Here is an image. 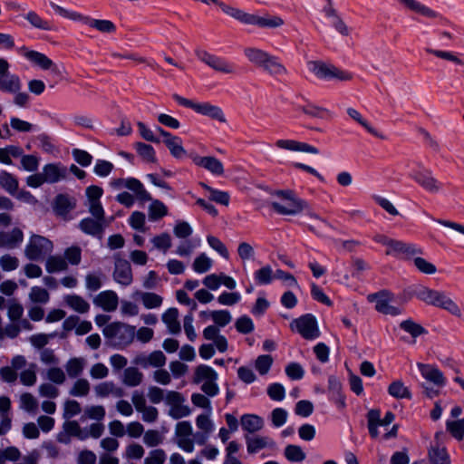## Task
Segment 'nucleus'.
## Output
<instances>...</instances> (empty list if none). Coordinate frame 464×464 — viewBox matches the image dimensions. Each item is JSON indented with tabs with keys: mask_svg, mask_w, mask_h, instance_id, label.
<instances>
[{
	"mask_svg": "<svg viewBox=\"0 0 464 464\" xmlns=\"http://www.w3.org/2000/svg\"><path fill=\"white\" fill-rule=\"evenodd\" d=\"M217 5L220 7L224 14L243 24L256 25L259 28L274 29L281 27L285 24L284 20L277 15H271L266 14L263 16H260L255 14L246 13L242 9L234 7L219 1Z\"/></svg>",
	"mask_w": 464,
	"mask_h": 464,
	"instance_id": "f257e3e1",
	"label": "nucleus"
},
{
	"mask_svg": "<svg viewBox=\"0 0 464 464\" xmlns=\"http://www.w3.org/2000/svg\"><path fill=\"white\" fill-rule=\"evenodd\" d=\"M53 250V243L49 238L38 234H32L24 253L28 260L39 261L50 255Z\"/></svg>",
	"mask_w": 464,
	"mask_h": 464,
	"instance_id": "f03ea898",
	"label": "nucleus"
},
{
	"mask_svg": "<svg viewBox=\"0 0 464 464\" xmlns=\"http://www.w3.org/2000/svg\"><path fill=\"white\" fill-rule=\"evenodd\" d=\"M218 373L210 366L200 364L195 368L192 381L194 383H202L201 391L208 396L214 397L219 392L217 384Z\"/></svg>",
	"mask_w": 464,
	"mask_h": 464,
	"instance_id": "7ed1b4c3",
	"label": "nucleus"
},
{
	"mask_svg": "<svg viewBox=\"0 0 464 464\" xmlns=\"http://www.w3.org/2000/svg\"><path fill=\"white\" fill-rule=\"evenodd\" d=\"M103 334L114 344L126 346L135 337V327L121 322H114L103 328Z\"/></svg>",
	"mask_w": 464,
	"mask_h": 464,
	"instance_id": "20e7f679",
	"label": "nucleus"
},
{
	"mask_svg": "<svg viewBox=\"0 0 464 464\" xmlns=\"http://www.w3.org/2000/svg\"><path fill=\"white\" fill-rule=\"evenodd\" d=\"M308 70L317 79L323 81L343 82L346 80V72L332 63L323 61H310L307 63Z\"/></svg>",
	"mask_w": 464,
	"mask_h": 464,
	"instance_id": "39448f33",
	"label": "nucleus"
},
{
	"mask_svg": "<svg viewBox=\"0 0 464 464\" xmlns=\"http://www.w3.org/2000/svg\"><path fill=\"white\" fill-rule=\"evenodd\" d=\"M10 64L0 58V92L13 93L22 90V81L17 74L11 73Z\"/></svg>",
	"mask_w": 464,
	"mask_h": 464,
	"instance_id": "423d86ee",
	"label": "nucleus"
},
{
	"mask_svg": "<svg viewBox=\"0 0 464 464\" xmlns=\"http://www.w3.org/2000/svg\"><path fill=\"white\" fill-rule=\"evenodd\" d=\"M185 397L179 392L167 391L165 403L169 407V415L179 420L190 415V408L185 404Z\"/></svg>",
	"mask_w": 464,
	"mask_h": 464,
	"instance_id": "0eeeda50",
	"label": "nucleus"
},
{
	"mask_svg": "<svg viewBox=\"0 0 464 464\" xmlns=\"http://www.w3.org/2000/svg\"><path fill=\"white\" fill-rule=\"evenodd\" d=\"M277 201L271 203L272 208L281 215H295L304 208V203L291 196L290 193L280 191Z\"/></svg>",
	"mask_w": 464,
	"mask_h": 464,
	"instance_id": "6e6552de",
	"label": "nucleus"
},
{
	"mask_svg": "<svg viewBox=\"0 0 464 464\" xmlns=\"http://www.w3.org/2000/svg\"><path fill=\"white\" fill-rule=\"evenodd\" d=\"M371 303H374V307L377 312L391 316H398L401 314L399 307L391 304L392 295L385 290L380 291L375 294H371L367 296Z\"/></svg>",
	"mask_w": 464,
	"mask_h": 464,
	"instance_id": "1a4fd4ad",
	"label": "nucleus"
},
{
	"mask_svg": "<svg viewBox=\"0 0 464 464\" xmlns=\"http://www.w3.org/2000/svg\"><path fill=\"white\" fill-rule=\"evenodd\" d=\"M292 329H295L304 339L314 340L319 337L320 331L316 319L314 315L307 314L291 323Z\"/></svg>",
	"mask_w": 464,
	"mask_h": 464,
	"instance_id": "9d476101",
	"label": "nucleus"
},
{
	"mask_svg": "<svg viewBox=\"0 0 464 464\" xmlns=\"http://www.w3.org/2000/svg\"><path fill=\"white\" fill-rule=\"evenodd\" d=\"M111 186L115 188H126L131 190L137 200L144 203L151 199L150 194L146 190L143 184L137 179H117L111 181Z\"/></svg>",
	"mask_w": 464,
	"mask_h": 464,
	"instance_id": "9b49d317",
	"label": "nucleus"
},
{
	"mask_svg": "<svg viewBox=\"0 0 464 464\" xmlns=\"http://www.w3.org/2000/svg\"><path fill=\"white\" fill-rule=\"evenodd\" d=\"M385 246L388 247L386 255H402L406 259H413L415 256L422 254L421 248L402 241L387 240Z\"/></svg>",
	"mask_w": 464,
	"mask_h": 464,
	"instance_id": "f8f14e48",
	"label": "nucleus"
},
{
	"mask_svg": "<svg viewBox=\"0 0 464 464\" xmlns=\"http://www.w3.org/2000/svg\"><path fill=\"white\" fill-rule=\"evenodd\" d=\"M20 53L29 62L42 70H51L53 73L59 72L57 65L44 53L34 50H28L25 47L21 48Z\"/></svg>",
	"mask_w": 464,
	"mask_h": 464,
	"instance_id": "ddd939ff",
	"label": "nucleus"
},
{
	"mask_svg": "<svg viewBox=\"0 0 464 464\" xmlns=\"http://www.w3.org/2000/svg\"><path fill=\"white\" fill-rule=\"evenodd\" d=\"M167 357L163 352L157 350L150 353H140L133 359V363L142 368H161L166 364Z\"/></svg>",
	"mask_w": 464,
	"mask_h": 464,
	"instance_id": "4468645a",
	"label": "nucleus"
},
{
	"mask_svg": "<svg viewBox=\"0 0 464 464\" xmlns=\"http://www.w3.org/2000/svg\"><path fill=\"white\" fill-rule=\"evenodd\" d=\"M198 57L201 62L217 72L227 74L235 72V67L230 63L206 51L198 53Z\"/></svg>",
	"mask_w": 464,
	"mask_h": 464,
	"instance_id": "2eb2a0df",
	"label": "nucleus"
},
{
	"mask_svg": "<svg viewBox=\"0 0 464 464\" xmlns=\"http://www.w3.org/2000/svg\"><path fill=\"white\" fill-rule=\"evenodd\" d=\"M414 180L426 191L437 194L440 191L441 183L432 175L430 170H420L413 176Z\"/></svg>",
	"mask_w": 464,
	"mask_h": 464,
	"instance_id": "dca6fc26",
	"label": "nucleus"
},
{
	"mask_svg": "<svg viewBox=\"0 0 464 464\" xmlns=\"http://www.w3.org/2000/svg\"><path fill=\"white\" fill-rule=\"evenodd\" d=\"M276 147L282 150L295 151V152H305L311 154H318L319 150L308 143L301 142L295 140L289 139H278L276 143Z\"/></svg>",
	"mask_w": 464,
	"mask_h": 464,
	"instance_id": "f3484780",
	"label": "nucleus"
},
{
	"mask_svg": "<svg viewBox=\"0 0 464 464\" xmlns=\"http://www.w3.org/2000/svg\"><path fill=\"white\" fill-rule=\"evenodd\" d=\"M108 220H101L94 218H85L79 223L80 229L90 236L102 238L104 229L108 227Z\"/></svg>",
	"mask_w": 464,
	"mask_h": 464,
	"instance_id": "a211bd4d",
	"label": "nucleus"
},
{
	"mask_svg": "<svg viewBox=\"0 0 464 464\" xmlns=\"http://www.w3.org/2000/svg\"><path fill=\"white\" fill-rule=\"evenodd\" d=\"M192 161L196 166L205 169L214 176H222L224 174V166L216 157L194 155L192 156Z\"/></svg>",
	"mask_w": 464,
	"mask_h": 464,
	"instance_id": "6ab92c4d",
	"label": "nucleus"
},
{
	"mask_svg": "<svg viewBox=\"0 0 464 464\" xmlns=\"http://www.w3.org/2000/svg\"><path fill=\"white\" fill-rule=\"evenodd\" d=\"M93 304L105 312H113L119 304V297L112 290H105L96 295L92 300Z\"/></svg>",
	"mask_w": 464,
	"mask_h": 464,
	"instance_id": "aec40b11",
	"label": "nucleus"
},
{
	"mask_svg": "<svg viewBox=\"0 0 464 464\" xmlns=\"http://www.w3.org/2000/svg\"><path fill=\"white\" fill-rule=\"evenodd\" d=\"M420 374L428 382L433 383L437 387H443L446 380L442 372L436 366L430 364L417 363Z\"/></svg>",
	"mask_w": 464,
	"mask_h": 464,
	"instance_id": "412c9836",
	"label": "nucleus"
},
{
	"mask_svg": "<svg viewBox=\"0 0 464 464\" xmlns=\"http://www.w3.org/2000/svg\"><path fill=\"white\" fill-rule=\"evenodd\" d=\"M112 276L117 283L124 286L130 285L133 280L130 263L124 259H117Z\"/></svg>",
	"mask_w": 464,
	"mask_h": 464,
	"instance_id": "4be33fe9",
	"label": "nucleus"
},
{
	"mask_svg": "<svg viewBox=\"0 0 464 464\" xmlns=\"http://www.w3.org/2000/svg\"><path fill=\"white\" fill-rule=\"evenodd\" d=\"M24 241V232L19 227L11 231H0V247L14 249Z\"/></svg>",
	"mask_w": 464,
	"mask_h": 464,
	"instance_id": "5701e85b",
	"label": "nucleus"
},
{
	"mask_svg": "<svg viewBox=\"0 0 464 464\" xmlns=\"http://www.w3.org/2000/svg\"><path fill=\"white\" fill-rule=\"evenodd\" d=\"M441 293V291H437L422 285H416L411 291L413 296L433 306H437Z\"/></svg>",
	"mask_w": 464,
	"mask_h": 464,
	"instance_id": "b1692460",
	"label": "nucleus"
},
{
	"mask_svg": "<svg viewBox=\"0 0 464 464\" xmlns=\"http://www.w3.org/2000/svg\"><path fill=\"white\" fill-rule=\"evenodd\" d=\"M325 17L329 20L331 26L342 36L348 34V28L345 21L342 18L335 8L332 5H328L324 8Z\"/></svg>",
	"mask_w": 464,
	"mask_h": 464,
	"instance_id": "393cba45",
	"label": "nucleus"
},
{
	"mask_svg": "<svg viewBox=\"0 0 464 464\" xmlns=\"http://www.w3.org/2000/svg\"><path fill=\"white\" fill-rule=\"evenodd\" d=\"M94 392L98 398L112 396L121 398L124 396V390L111 381L102 382L94 386Z\"/></svg>",
	"mask_w": 464,
	"mask_h": 464,
	"instance_id": "a878e982",
	"label": "nucleus"
},
{
	"mask_svg": "<svg viewBox=\"0 0 464 464\" xmlns=\"http://www.w3.org/2000/svg\"><path fill=\"white\" fill-rule=\"evenodd\" d=\"M43 173L46 183H56L67 177V169L61 163L46 164L43 168Z\"/></svg>",
	"mask_w": 464,
	"mask_h": 464,
	"instance_id": "bb28decb",
	"label": "nucleus"
},
{
	"mask_svg": "<svg viewBox=\"0 0 464 464\" xmlns=\"http://www.w3.org/2000/svg\"><path fill=\"white\" fill-rule=\"evenodd\" d=\"M195 111L204 116H208L212 120L225 123L227 119L222 109L209 102H197Z\"/></svg>",
	"mask_w": 464,
	"mask_h": 464,
	"instance_id": "cd10ccee",
	"label": "nucleus"
},
{
	"mask_svg": "<svg viewBox=\"0 0 464 464\" xmlns=\"http://www.w3.org/2000/svg\"><path fill=\"white\" fill-rule=\"evenodd\" d=\"M266 73L273 77H279L287 74V69L276 56L270 54L264 64L260 67Z\"/></svg>",
	"mask_w": 464,
	"mask_h": 464,
	"instance_id": "c85d7f7f",
	"label": "nucleus"
},
{
	"mask_svg": "<svg viewBox=\"0 0 464 464\" xmlns=\"http://www.w3.org/2000/svg\"><path fill=\"white\" fill-rule=\"evenodd\" d=\"M162 322L168 327L171 334H179L181 332L180 323L179 321V310L175 307L169 308L162 314Z\"/></svg>",
	"mask_w": 464,
	"mask_h": 464,
	"instance_id": "c756f323",
	"label": "nucleus"
},
{
	"mask_svg": "<svg viewBox=\"0 0 464 464\" xmlns=\"http://www.w3.org/2000/svg\"><path fill=\"white\" fill-rule=\"evenodd\" d=\"M134 296L140 300L143 306L147 309H156L161 306L163 298L153 292H142L137 291L134 293Z\"/></svg>",
	"mask_w": 464,
	"mask_h": 464,
	"instance_id": "7c9ffc66",
	"label": "nucleus"
},
{
	"mask_svg": "<svg viewBox=\"0 0 464 464\" xmlns=\"http://www.w3.org/2000/svg\"><path fill=\"white\" fill-rule=\"evenodd\" d=\"M82 23L88 24L90 27L98 30L101 33L111 34L116 30L115 24L110 20L92 19L88 16L82 15Z\"/></svg>",
	"mask_w": 464,
	"mask_h": 464,
	"instance_id": "2f4dec72",
	"label": "nucleus"
},
{
	"mask_svg": "<svg viewBox=\"0 0 464 464\" xmlns=\"http://www.w3.org/2000/svg\"><path fill=\"white\" fill-rule=\"evenodd\" d=\"M399 326L401 330L408 333L411 336L412 341L411 342V343H415L416 339L419 336L424 335L428 333L427 330L420 324L413 321L412 319L401 321Z\"/></svg>",
	"mask_w": 464,
	"mask_h": 464,
	"instance_id": "473e14b6",
	"label": "nucleus"
},
{
	"mask_svg": "<svg viewBox=\"0 0 464 464\" xmlns=\"http://www.w3.org/2000/svg\"><path fill=\"white\" fill-rule=\"evenodd\" d=\"M350 117L356 121L362 127H363L373 137L385 140L387 136L372 123H370L364 117L362 116L357 111L350 109Z\"/></svg>",
	"mask_w": 464,
	"mask_h": 464,
	"instance_id": "72a5a7b5",
	"label": "nucleus"
},
{
	"mask_svg": "<svg viewBox=\"0 0 464 464\" xmlns=\"http://www.w3.org/2000/svg\"><path fill=\"white\" fill-rule=\"evenodd\" d=\"M430 464H450V459L445 447L430 445L428 450Z\"/></svg>",
	"mask_w": 464,
	"mask_h": 464,
	"instance_id": "f704fd0d",
	"label": "nucleus"
},
{
	"mask_svg": "<svg viewBox=\"0 0 464 464\" xmlns=\"http://www.w3.org/2000/svg\"><path fill=\"white\" fill-rule=\"evenodd\" d=\"M244 54L249 63H253L257 67H261L266 59L270 56V53L256 48V47H246L244 49Z\"/></svg>",
	"mask_w": 464,
	"mask_h": 464,
	"instance_id": "c9c22d12",
	"label": "nucleus"
},
{
	"mask_svg": "<svg viewBox=\"0 0 464 464\" xmlns=\"http://www.w3.org/2000/svg\"><path fill=\"white\" fill-rule=\"evenodd\" d=\"M329 391L332 395V399L337 403L340 409L345 408V395L342 393V385L340 381L334 376L329 378Z\"/></svg>",
	"mask_w": 464,
	"mask_h": 464,
	"instance_id": "e433bc0d",
	"label": "nucleus"
},
{
	"mask_svg": "<svg viewBox=\"0 0 464 464\" xmlns=\"http://www.w3.org/2000/svg\"><path fill=\"white\" fill-rule=\"evenodd\" d=\"M404 7L407 9L415 12L417 14H420L423 16L429 17V18H435L437 17V14L435 11L431 10L430 7L422 5L417 0H398Z\"/></svg>",
	"mask_w": 464,
	"mask_h": 464,
	"instance_id": "4c0bfd02",
	"label": "nucleus"
},
{
	"mask_svg": "<svg viewBox=\"0 0 464 464\" xmlns=\"http://www.w3.org/2000/svg\"><path fill=\"white\" fill-rule=\"evenodd\" d=\"M241 426L243 430L254 433L263 428L264 420L257 415L245 414L241 417Z\"/></svg>",
	"mask_w": 464,
	"mask_h": 464,
	"instance_id": "58836bf2",
	"label": "nucleus"
},
{
	"mask_svg": "<svg viewBox=\"0 0 464 464\" xmlns=\"http://www.w3.org/2000/svg\"><path fill=\"white\" fill-rule=\"evenodd\" d=\"M246 441L247 451L250 454L256 453L266 447L274 445V442L267 437L246 436Z\"/></svg>",
	"mask_w": 464,
	"mask_h": 464,
	"instance_id": "ea45409f",
	"label": "nucleus"
},
{
	"mask_svg": "<svg viewBox=\"0 0 464 464\" xmlns=\"http://www.w3.org/2000/svg\"><path fill=\"white\" fill-rule=\"evenodd\" d=\"M64 302L70 308L80 314H85L90 310L89 303L78 295H66Z\"/></svg>",
	"mask_w": 464,
	"mask_h": 464,
	"instance_id": "a19ab883",
	"label": "nucleus"
},
{
	"mask_svg": "<svg viewBox=\"0 0 464 464\" xmlns=\"http://www.w3.org/2000/svg\"><path fill=\"white\" fill-rule=\"evenodd\" d=\"M86 365V360L82 357H74L67 361L65 364L66 373L70 378L80 376Z\"/></svg>",
	"mask_w": 464,
	"mask_h": 464,
	"instance_id": "79ce46f5",
	"label": "nucleus"
},
{
	"mask_svg": "<svg viewBox=\"0 0 464 464\" xmlns=\"http://www.w3.org/2000/svg\"><path fill=\"white\" fill-rule=\"evenodd\" d=\"M105 275L102 271H94L85 276V287L89 292H96L102 288Z\"/></svg>",
	"mask_w": 464,
	"mask_h": 464,
	"instance_id": "37998d69",
	"label": "nucleus"
},
{
	"mask_svg": "<svg viewBox=\"0 0 464 464\" xmlns=\"http://www.w3.org/2000/svg\"><path fill=\"white\" fill-rule=\"evenodd\" d=\"M24 18L28 21V23L34 28L43 30V31H53L54 30V25L48 20L41 17L36 12L30 11L25 15Z\"/></svg>",
	"mask_w": 464,
	"mask_h": 464,
	"instance_id": "c03bdc74",
	"label": "nucleus"
},
{
	"mask_svg": "<svg viewBox=\"0 0 464 464\" xmlns=\"http://www.w3.org/2000/svg\"><path fill=\"white\" fill-rule=\"evenodd\" d=\"M0 187L10 195L14 196L18 190V180L13 174L2 170L0 171Z\"/></svg>",
	"mask_w": 464,
	"mask_h": 464,
	"instance_id": "a18cd8bd",
	"label": "nucleus"
},
{
	"mask_svg": "<svg viewBox=\"0 0 464 464\" xmlns=\"http://www.w3.org/2000/svg\"><path fill=\"white\" fill-rule=\"evenodd\" d=\"M440 301L437 304L436 307L444 309L448 311L452 315L460 318L462 316V312L458 304L448 296L444 292L441 293Z\"/></svg>",
	"mask_w": 464,
	"mask_h": 464,
	"instance_id": "49530a36",
	"label": "nucleus"
},
{
	"mask_svg": "<svg viewBox=\"0 0 464 464\" xmlns=\"http://www.w3.org/2000/svg\"><path fill=\"white\" fill-rule=\"evenodd\" d=\"M150 201V205L148 209L150 220L157 221L168 215V208L163 202L159 199H153L152 198Z\"/></svg>",
	"mask_w": 464,
	"mask_h": 464,
	"instance_id": "de8ad7c7",
	"label": "nucleus"
},
{
	"mask_svg": "<svg viewBox=\"0 0 464 464\" xmlns=\"http://www.w3.org/2000/svg\"><path fill=\"white\" fill-rule=\"evenodd\" d=\"M143 381V373L135 367L126 368L123 372L122 382L129 387H136Z\"/></svg>",
	"mask_w": 464,
	"mask_h": 464,
	"instance_id": "09e8293b",
	"label": "nucleus"
},
{
	"mask_svg": "<svg viewBox=\"0 0 464 464\" xmlns=\"http://www.w3.org/2000/svg\"><path fill=\"white\" fill-rule=\"evenodd\" d=\"M388 393L395 399H411V393L402 381L396 380L388 386Z\"/></svg>",
	"mask_w": 464,
	"mask_h": 464,
	"instance_id": "8fccbe9b",
	"label": "nucleus"
},
{
	"mask_svg": "<svg viewBox=\"0 0 464 464\" xmlns=\"http://www.w3.org/2000/svg\"><path fill=\"white\" fill-rule=\"evenodd\" d=\"M68 268V263L61 256H50L45 263V269L48 273H57L65 271Z\"/></svg>",
	"mask_w": 464,
	"mask_h": 464,
	"instance_id": "3c124183",
	"label": "nucleus"
},
{
	"mask_svg": "<svg viewBox=\"0 0 464 464\" xmlns=\"http://www.w3.org/2000/svg\"><path fill=\"white\" fill-rule=\"evenodd\" d=\"M91 391V384L85 378H78L71 387L69 394L73 397H86Z\"/></svg>",
	"mask_w": 464,
	"mask_h": 464,
	"instance_id": "603ef678",
	"label": "nucleus"
},
{
	"mask_svg": "<svg viewBox=\"0 0 464 464\" xmlns=\"http://www.w3.org/2000/svg\"><path fill=\"white\" fill-rule=\"evenodd\" d=\"M350 269L353 277L361 280L364 272L370 269V265L362 258L353 256L351 259Z\"/></svg>",
	"mask_w": 464,
	"mask_h": 464,
	"instance_id": "864d4df0",
	"label": "nucleus"
},
{
	"mask_svg": "<svg viewBox=\"0 0 464 464\" xmlns=\"http://www.w3.org/2000/svg\"><path fill=\"white\" fill-rule=\"evenodd\" d=\"M74 208V204L64 195H58L55 198L53 209L59 216H64Z\"/></svg>",
	"mask_w": 464,
	"mask_h": 464,
	"instance_id": "5fc2aeb1",
	"label": "nucleus"
},
{
	"mask_svg": "<svg viewBox=\"0 0 464 464\" xmlns=\"http://www.w3.org/2000/svg\"><path fill=\"white\" fill-rule=\"evenodd\" d=\"M20 408L24 411L35 413L38 409V401L36 398L30 392H24L19 398Z\"/></svg>",
	"mask_w": 464,
	"mask_h": 464,
	"instance_id": "6e6d98bb",
	"label": "nucleus"
},
{
	"mask_svg": "<svg viewBox=\"0 0 464 464\" xmlns=\"http://www.w3.org/2000/svg\"><path fill=\"white\" fill-rule=\"evenodd\" d=\"M170 154L176 159H181L186 156V150L182 146V140L176 136L171 140H163Z\"/></svg>",
	"mask_w": 464,
	"mask_h": 464,
	"instance_id": "4d7b16f0",
	"label": "nucleus"
},
{
	"mask_svg": "<svg viewBox=\"0 0 464 464\" xmlns=\"http://www.w3.org/2000/svg\"><path fill=\"white\" fill-rule=\"evenodd\" d=\"M416 269L424 275H434L437 273V267L434 264L421 256H414L412 259Z\"/></svg>",
	"mask_w": 464,
	"mask_h": 464,
	"instance_id": "13d9d810",
	"label": "nucleus"
},
{
	"mask_svg": "<svg viewBox=\"0 0 464 464\" xmlns=\"http://www.w3.org/2000/svg\"><path fill=\"white\" fill-rule=\"evenodd\" d=\"M105 408L102 405L87 406L84 409L82 420H94L101 421L105 417Z\"/></svg>",
	"mask_w": 464,
	"mask_h": 464,
	"instance_id": "bf43d9fd",
	"label": "nucleus"
},
{
	"mask_svg": "<svg viewBox=\"0 0 464 464\" xmlns=\"http://www.w3.org/2000/svg\"><path fill=\"white\" fill-rule=\"evenodd\" d=\"M36 369L37 365L34 363H31L27 369L21 372V373L19 374V378L23 385L34 386L36 383Z\"/></svg>",
	"mask_w": 464,
	"mask_h": 464,
	"instance_id": "052dcab7",
	"label": "nucleus"
},
{
	"mask_svg": "<svg viewBox=\"0 0 464 464\" xmlns=\"http://www.w3.org/2000/svg\"><path fill=\"white\" fill-rule=\"evenodd\" d=\"M447 430L458 440L464 438V419L457 420H448L446 422Z\"/></svg>",
	"mask_w": 464,
	"mask_h": 464,
	"instance_id": "680f3d73",
	"label": "nucleus"
},
{
	"mask_svg": "<svg viewBox=\"0 0 464 464\" xmlns=\"http://www.w3.org/2000/svg\"><path fill=\"white\" fill-rule=\"evenodd\" d=\"M211 266L212 260L205 253H201L197 256L192 265L193 270L198 274L208 272Z\"/></svg>",
	"mask_w": 464,
	"mask_h": 464,
	"instance_id": "e2e57ef3",
	"label": "nucleus"
},
{
	"mask_svg": "<svg viewBox=\"0 0 464 464\" xmlns=\"http://www.w3.org/2000/svg\"><path fill=\"white\" fill-rule=\"evenodd\" d=\"M135 149L143 160L150 163L156 161L155 150L152 146L142 142H137L135 144Z\"/></svg>",
	"mask_w": 464,
	"mask_h": 464,
	"instance_id": "0e129e2a",
	"label": "nucleus"
},
{
	"mask_svg": "<svg viewBox=\"0 0 464 464\" xmlns=\"http://www.w3.org/2000/svg\"><path fill=\"white\" fill-rule=\"evenodd\" d=\"M255 279L259 285H268L273 281L275 273L270 266H265L255 272Z\"/></svg>",
	"mask_w": 464,
	"mask_h": 464,
	"instance_id": "69168bd1",
	"label": "nucleus"
},
{
	"mask_svg": "<svg viewBox=\"0 0 464 464\" xmlns=\"http://www.w3.org/2000/svg\"><path fill=\"white\" fill-rule=\"evenodd\" d=\"M285 458L292 462H301L305 459V453L300 446L288 445L285 449Z\"/></svg>",
	"mask_w": 464,
	"mask_h": 464,
	"instance_id": "338daca9",
	"label": "nucleus"
},
{
	"mask_svg": "<svg viewBox=\"0 0 464 464\" xmlns=\"http://www.w3.org/2000/svg\"><path fill=\"white\" fill-rule=\"evenodd\" d=\"M29 299L33 303L46 304L50 299L48 291L40 286H33L29 293Z\"/></svg>",
	"mask_w": 464,
	"mask_h": 464,
	"instance_id": "774afa93",
	"label": "nucleus"
}]
</instances>
